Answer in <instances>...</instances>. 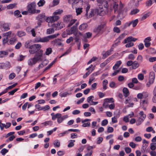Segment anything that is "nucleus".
Returning <instances> with one entry per match:
<instances>
[{"label": "nucleus", "mask_w": 156, "mask_h": 156, "mask_svg": "<svg viewBox=\"0 0 156 156\" xmlns=\"http://www.w3.org/2000/svg\"><path fill=\"white\" fill-rule=\"evenodd\" d=\"M25 56L22 55H20L19 57H17V60L18 61H21L24 59Z\"/></svg>", "instance_id": "obj_50"}, {"label": "nucleus", "mask_w": 156, "mask_h": 156, "mask_svg": "<svg viewBox=\"0 0 156 156\" xmlns=\"http://www.w3.org/2000/svg\"><path fill=\"white\" fill-rule=\"evenodd\" d=\"M146 5L147 6H149L152 4V1L151 0H149L146 2Z\"/></svg>", "instance_id": "obj_64"}, {"label": "nucleus", "mask_w": 156, "mask_h": 156, "mask_svg": "<svg viewBox=\"0 0 156 156\" xmlns=\"http://www.w3.org/2000/svg\"><path fill=\"white\" fill-rule=\"evenodd\" d=\"M42 124H44L45 126L48 125L51 126L52 124V122L51 121H48L43 122Z\"/></svg>", "instance_id": "obj_44"}, {"label": "nucleus", "mask_w": 156, "mask_h": 156, "mask_svg": "<svg viewBox=\"0 0 156 156\" xmlns=\"http://www.w3.org/2000/svg\"><path fill=\"white\" fill-rule=\"evenodd\" d=\"M119 115L115 116L112 118V122L113 123H115L117 122V118L119 117Z\"/></svg>", "instance_id": "obj_47"}, {"label": "nucleus", "mask_w": 156, "mask_h": 156, "mask_svg": "<svg viewBox=\"0 0 156 156\" xmlns=\"http://www.w3.org/2000/svg\"><path fill=\"white\" fill-rule=\"evenodd\" d=\"M51 43L54 45H58L59 46L63 45L61 42V40L58 38L55 39L52 41Z\"/></svg>", "instance_id": "obj_12"}, {"label": "nucleus", "mask_w": 156, "mask_h": 156, "mask_svg": "<svg viewBox=\"0 0 156 156\" xmlns=\"http://www.w3.org/2000/svg\"><path fill=\"white\" fill-rule=\"evenodd\" d=\"M42 55L43 51L40 50L38 53L36 54L34 57L31 59L32 62H30V64L31 65L34 64L39 61H41Z\"/></svg>", "instance_id": "obj_3"}, {"label": "nucleus", "mask_w": 156, "mask_h": 156, "mask_svg": "<svg viewBox=\"0 0 156 156\" xmlns=\"http://www.w3.org/2000/svg\"><path fill=\"white\" fill-rule=\"evenodd\" d=\"M17 41V40L15 36H14L13 35L12 37H11L9 40V44H14L16 41Z\"/></svg>", "instance_id": "obj_17"}, {"label": "nucleus", "mask_w": 156, "mask_h": 156, "mask_svg": "<svg viewBox=\"0 0 156 156\" xmlns=\"http://www.w3.org/2000/svg\"><path fill=\"white\" fill-rule=\"evenodd\" d=\"M108 63H109L108 60H106L100 64V67H103L105 66Z\"/></svg>", "instance_id": "obj_46"}, {"label": "nucleus", "mask_w": 156, "mask_h": 156, "mask_svg": "<svg viewBox=\"0 0 156 156\" xmlns=\"http://www.w3.org/2000/svg\"><path fill=\"white\" fill-rule=\"evenodd\" d=\"M53 27L56 28V30H59L63 28L64 26V24L62 23H53L51 25Z\"/></svg>", "instance_id": "obj_11"}, {"label": "nucleus", "mask_w": 156, "mask_h": 156, "mask_svg": "<svg viewBox=\"0 0 156 156\" xmlns=\"http://www.w3.org/2000/svg\"><path fill=\"white\" fill-rule=\"evenodd\" d=\"M121 63L122 62L120 60L117 61L115 65L113 67V69L114 70L117 69L119 67Z\"/></svg>", "instance_id": "obj_21"}, {"label": "nucleus", "mask_w": 156, "mask_h": 156, "mask_svg": "<svg viewBox=\"0 0 156 156\" xmlns=\"http://www.w3.org/2000/svg\"><path fill=\"white\" fill-rule=\"evenodd\" d=\"M125 150L126 153H129L131 151V149L128 147L125 148Z\"/></svg>", "instance_id": "obj_60"}, {"label": "nucleus", "mask_w": 156, "mask_h": 156, "mask_svg": "<svg viewBox=\"0 0 156 156\" xmlns=\"http://www.w3.org/2000/svg\"><path fill=\"white\" fill-rule=\"evenodd\" d=\"M14 35V34L11 31H9L3 33L2 36L3 38L2 42L3 43L6 44L8 42L9 39Z\"/></svg>", "instance_id": "obj_4"}, {"label": "nucleus", "mask_w": 156, "mask_h": 156, "mask_svg": "<svg viewBox=\"0 0 156 156\" xmlns=\"http://www.w3.org/2000/svg\"><path fill=\"white\" fill-rule=\"evenodd\" d=\"M105 102L103 104V105L104 106H105V108L108 106V102H114L113 99L112 98H106L104 100Z\"/></svg>", "instance_id": "obj_14"}, {"label": "nucleus", "mask_w": 156, "mask_h": 156, "mask_svg": "<svg viewBox=\"0 0 156 156\" xmlns=\"http://www.w3.org/2000/svg\"><path fill=\"white\" fill-rule=\"evenodd\" d=\"M54 32V30L53 28H49L47 29V33L48 34H51Z\"/></svg>", "instance_id": "obj_38"}, {"label": "nucleus", "mask_w": 156, "mask_h": 156, "mask_svg": "<svg viewBox=\"0 0 156 156\" xmlns=\"http://www.w3.org/2000/svg\"><path fill=\"white\" fill-rule=\"evenodd\" d=\"M139 11L140 10L139 9H135L132 10L130 14L132 15H135L138 13Z\"/></svg>", "instance_id": "obj_35"}, {"label": "nucleus", "mask_w": 156, "mask_h": 156, "mask_svg": "<svg viewBox=\"0 0 156 156\" xmlns=\"http://www.w3.org/2000/svg\"><path fill=\"white\" fill-rule=\"evenodd\" d=\"M75 142L74 140H70L69 141V143L68 145V147H71L74 145V142Z\"/></svg>", "instance_id": "obj_37"}, {"label": "nucleus", "mask_w": 156, "mask_h": 156, "mask_svg": "<svg viewBox=\"0 0 156 156\" xmlns=\"http://www.w3.org/2000/svg\"><path fill=\"white\" fill-rule=\"evenodd\" d=\"M38 26H36L35 27V28L32 29L31 30V32L32 35L34 37H35L36 35V34L35 33V30L37 28Z\"/></svg>", "instance_id": "obj_39"}, {"label": "nucleus", "mask_w": 156, "mask_h": 156, "mask_svg": "<svg viewBox=\"0 0 156 156\" xmlns=\"http://www.w3.org/2000/svg\"><path fill=\"white\" fill-rule=\"evenodd\" d=\"M63 12V10H62L58 9L56 10L53 13V15L57 16L58 14H59Z\"/></svg>", "instance_id": "obj_41"}, {"label": "nucleus", "mask_w": 156, "mask_h": 156, "mask_svg": "<svg viewBox=\"0 0 156 156\" xmlns=\"http://www.w3.org/2000/svg\"><path fill=\"white\" fill-rule=\"evenodd\" d=\"M108 123V121L106 119H105L103 120L101 122V125L102 126H105Z\"/></svg>", "instance_id": "obj_59"}, {"label": "nucleus", "mask_w": 156, "mask_h": 156, "mask_svg": "<svg viewBox=\"0 0 156 156\" xmlns=\"http://www.w3.org/2000/svg\"><path fill=\"white\" fill-rule=\"evenodd\" d=\"M79 24V22H77L76 23V24L71 28L70 29V32L71 34L74 33L75 32L76 29L77 27Z\"/></svg>", "instance_id": "obj_19"}, {"label": "nucleus", "mask_w": 156, "mask_h": 156, "mask_svg": "<svg viewBox=\"0 0 156 156\" xmlns=\"http://www.w3.org/2000/svg\"><path fill=\"white\" fill-rule=\"evenodd\" d=\"M76 10V13L77 15L80 14L82 12V8L80 7L74 8Z\"/></svg>", "instance_id": "obj_30"}, {"label": "nucleus", "mask_w": 156, "mask_h": 156, "mask_svg": "<svg viewBox=\"0 0 156 156\" xmlns=\"http://www.w3.org/2000/svg\"><path fill=\"white\" fill-rule=\"evenodd\" d=\"M11 24L8 23L0 22V29L2 31H7L10 30Z\"/></svg>", "instance_id": "obj_7"}, {"label": "nucleus", "mask_w": 156, "mask_h": 156, "mask_svg": "<svg viewBox=\"0 0 156 156\" xmlns=\"http://www.w3.org/2000/svg\"><path fill=\"white\" fill-rule=\"evenodd\" d=\"M151 149L153 150H154L156 148V143H152L151 144Z\"/></svg>", "instance_id": "obj_42"}, {"label": "nucleus", "mask_w": 156, "mask_h": 156, "mask_svg": "<svg viewBox=\"0 0 156 156\" xmlns=\"http://www.w3.org/2000/svg\"><path fill=\"white\" fill-rule=\"evenodd\" d=\"M71 51V49L69 48L66 52L64 53L63 54H62L60 58H61L62 57L66 55L67 54H68Z\"/></svg>", "instance_id": "obj_51"}, {"label": "nucleus", "mask_w": 156, "mask_h": 156, "mask_svg": "<svg viewBox=\"0 0 156 156\" xmlns=\"http://www.w3.org/2000/svg\"><path fill=\"white\" fill-rule=\"evenodd\" d=\"M14 16H17L18 17H22V15L20 14V12L19 10H16L14 12Z\"/></svg>", "instance_id": "obj_32"}, {"label": "nucleus", "mask_w": 156, "mask_h": 156, "mask_svg": "<svg viewBox=\"0 0 156 156\" xmlns=\"http://www.w3.org/2000/svg\"><path fill=\"white\" fill-rule=\"evenodd\" d=\"M45 3L44 0H40L37 3V5L39 7L43 6Z\"/></svg>", "instance_id": "obj_45"}, {"label": "nucleus", "mask_w": 156, "mask_h": 156, "mask_svg": "<svg viewBox=\"0 0 156 156\" xmlns=\"http://www.w3.org/2000/svg\"><path fill=\"white\" fill-rule=\"evenodd\" d=\"M151 40V38L150 37H147L144 40V42L146 47L148 48L150 46L151 43L150 41Z\"/></svg>", "instance_id": "obj_13"}, {"label": "nucleus", "mask_w": 156, "mask_h": 156, "mask_svg": "<svg viewBox=\"0 0 156 156\" xmlns=\"http://www.w3.org/2000/svg\"><path fill=\"white\" fill-rule=\"evenodd\" d=\"M58 35V34H55L49 35L43 38L38 37L35 38V41L36 42H48L50 40H51L57 37Z\"/></svg>", "instance_id": "obj_1"}, {"label": "nucleus", "mask_w": 156, "mask_h": 156, "mask_svg": "<svg viewBox=\"0 0 156 156\" xmlns=\"http://www.w3.org/2000/svg\"><path fill=\"white\" fill-rule=\"evenodd\" d=\"M113 30L114 32L117 33H119L120 32V30L117 27H115L114 28Z\"/></svg>", "instance_id": "obj_53"}, {"label": "nucleus", "mask_w": 156, "mask_h": 156, "mask_svg": "<svg viewBox=\"0 0 156 156\" xmlns=\"http://www.w3.org/2000/svg\"><path fill=\"white\" fill-rule=\"evenodd\" d=\"M82 34L80 32H78L74 34V36H75V39L76 41H78L79 39V36L81 35Z\"/></svg>", "instance_id": "obj_36"}, {"label": "nucleus", "mask_w": 156, "mask_h": 156, "mask_svg": "<svg viewBox=\"0 0 156 156\" xmlns=\"http://www.w3.org/2000/svg\"><path fill=\"white\" fill-rule=\"evenodd\" d=\"M52 49L51 48H48L46 49L45 54L47 55H48L52 52Z\"/></svg>", "instance_id": "obj_43"}, {"label": "nucleus", "mask_w": 156, "mask_h": 156, "mask_svg": "<svg viewBox=\"0 0 156 156\" xmlns=\"http://www.w3.org/2000/svg\"><path fill=\"white\" fill-rule=\"evenodd\" d=\"M128 58L129 59L133 60L135 58V57L133 54H131L128 55Z\"/></svg>", "instance_id": "obj_63"}, {"label": "nucleus", "mask_w": 156, "mask_h": 156, "mask_svg": "<svg viewBox=\"0 0 156 156\" xmlns=\"http://www.w3.org/2000/svg\"><path fill=\"white\" fill-rule=\"evenodd\" d=\"M41 12L40 10H37L35 8H30V13L32 14H37Z\"/></svg>", "instance_id": "obj_20"}, {"label": "nucleus", "mask_w": 156, "mask_h": 156, "mask_svg": "<svg viewBox=\"0 0 156 156\" xmlns=\"http://www.w3.org/2000/svg\"><path fill=\"white\" fill-rule=\"evenodd\" d=\"M8 150L5 148H3L2 150L1 151V153L3 155H4L6 153L8 152Z\"/></svg>", "instance_id": "obj_52"}, {"label": "nucleus", "mask_w": 156, "mask_h": 156, "mask_svg": "<svg viewBox=\"0 0 156 156\" xmlns=\"http://www.w3.org/2000/svg\"><path fill=\"white\" fill-rule=\"evenodd\" d=\"M18 90V88H16L14 90L9 92L8 93L9 95H13Z\"/></svg>", "instance_id": "obj_54"}, {"label": "nucleus", "mask_w": 156, "mask_h": 156, "mask_svg": "<svg viewBox=\"0 0 156 156\" xmlns=\"http://www.w3.org/2000/svg\"><path fill=\"white\" fill-rule=\"evenodd\" d=\"M106 28V25L104 23L98 25L94 30V32L99 35L102 34L105 31Z\"/></svg>", "instance_id": "obj_2"}, {"label": "nucleus", "mask_w": 156, "mask_h": 156, "mask_svg": "<svg viewBox=\"0 0 156 156\" xmlns=\"http://www.w3.org/2000/svg\"><path fill=\"white\" fill-rule=\"evenodd\" d=\"M109 4H111V7H112L114 9L115 12L116 11H118L119 14L121 13L120 11L118 10V2L116 0H107Z\"/></svg>", "instance_id": "obj_6"}, {"label": "nucleus", "mask_w": 156, "mask_h": 156, "mask_svg": "<svg viewBox=\"0 0 156 156\" xmlns=\"http://www.w3.org/2000/svg\"><path fill=\"white\" fill-rule=\"evenodd\" d=\"M139 114L140 115V117L139 118H141V119H143V120H144L146 118V115L144 114V112L142 111H140L139 113Z\"/></svg>", "instance_id": "obj_26"}, {"label": "nucleus", "mask_w": 156, "mask_h": 156, "mask_svg": "<svg viewBox=\"0 0 156 156\" xmlns=\"http://www.w3.org/2000/svg\"><path fill=\"white\" fill-rule=\"evenodd\" d=\"M125 33H123L121 34L118 37V39L119 40V41L118 42H120V41L123 39L125 37Z\"/></svg>", "instance_id": "obj_61"}, {"label": "nucleus", "mask_w": 156, "mask_h": 156, "mask_svg": "<svg viewBox=\"0 0 156 156\" xmlns=\"http://www.w3.org/2000/svg\"><path fill=\"white\" fill-rule=\"evenodd\" d=\"M73 18L71 15H67L64 16L63 19L64 21L69 23Z\"/></svg>", "instance_id": "obj_18"}, {"label": "nucleus", "mask_w": 156, "mask_h": 156, "mask_svg": "<svg viewBox=\"0 0 156 156\" xmlns=\"http://www.w3.org/2000/svg\"><path fill=\"white\" fill-rule=\"evenodd\" d=\"M127 44L125 45V46L126 48H129L133 46L134 45V44L133 43H132L131 42H129Z\"/></svg>", "instance_id": "obj_58"}, {"label": "nucleus", "mask_w": 156, "mask_h": 156, "mask_svg": "<svg viewBox=\"0 0 156 156\" xmlns=\"http://www.w3.org/2000/svg\"><path fill=\"white\" fill-rule=\"evenodd\" d=\"M138 78L140 80H143L144 78V76L142 73L139 74L138 75Z\"/></svg>", "instance_id": "obj_55"}, {"label": "nucleus", "mask_w": 156, "mask_h": 156, "mask_svg": "<svg viewBox=\"0 0 156 156\" xmlns=\"http://www.w3.org/2000/svg\"><path fill=\"white\" fill-rule=\"evenodd\" d=\"M15 76L16 75L14 73H12L9 75V78L10 80H12L15 77Z\"/></svg>", "instance_id": "obj_56"}, {"label": "nucleus", "mask_w": 156, "mask_h": 156, "mask_svg": "<svg viewBox=\"0 0 156 156\" xmlns=\"http://www.w3.org/2000/svg\"><path fill=\"white\" fill-rule=\"evenodd\" d=\"M148 104V102L146 100H143L142 101L140 102V107H146Z\"/></svg>", "instance_id": "obj_25"}, {"label": "nucleus", "mask_w": 156, "mask_h": 156, "mask_svg": "<svg viewBox=\"0 0 156 156\" xmlns=\"http://www.w3.org/2000/svg\"><path fill=\"white\" fill-rule=\"evenodd\" d=\"M143 121V119L139 118L136 122V125L138 126L140 125Z\"/></svg>", "instance_id": "obj_57"}, {"label": "nucleus", "mask_w": 156, "mask_h": 156, "mask_svg": "<svg viewBox=\"0 0 156 156\" xmlns=\"http://www.w3.org/2000/svg\"><path fill=\"white\" fill-rule=\"evenodd\" d=\"M54 144L55 147H59L60 145V142H59L58 140H56L55 141Z\"/></svg>", "instance_id": "obj_49"}, {"label": "nucleus", "mask_w": 156, "mask_h": 156, "mask_svg": "<svg viewBox=\"0 0 156 156\" xmlns=\"http://www.w3.org/2000/svg\"><path fill=\"white\" fill-rule=\"evenodd\" d=\"M45 13H41L39 14L36 17V19L38 21L44 22L46 20Z\"/></svg>", "instance_id": "obj_10"}, {"label": "nucleus", "mask_w": 156, "mask_h": 156, "mask_svg": "<svg viewBox=\"0 0 156 156\" xmlns=\"http://www.w3.org/2000/svg\"><path fill=\"white\" fill-rule=\"evenodd\" d=\"M68 94V93L67 92L61 93L59 94L60 96L61 97H66Z\"/></svg>", "instance_id": "obj_48"}, {"label": "nucleus", "mask_w": 156, "mask_h": 156, "mask_svg": "<svg viewBox=\"0 0 156 156\" xmlns=\"http://www.w3.org/2000/svg\"><path fill=\"white\" fill-rule=\"evenodd\" d=\"M41 48V45L40 44H34L30 46V53L34 54L38 51Z\"/></svg>", "instance_id": "obj_8"}, {"label": "nucleus", "mask_w": 156, "mask_h": 156, "mask_svg": "<svg viewBox=\"0 0 156 156\" xmlns=\"http://www.w3.org/2000/svg\"><path fill=\"white\" fill-rule=\"evenodd\" d=\"M123 93L124 96L125 97H127L129 95V93L128 89L126 87H124L123 88Z\"/></svg>", "instance_id": "obj_22"}, {"label": "nucleus", "mask_w": 156, "mask_h": 156, "mask_svg": "<svg viewBox=\"0 0 156 156\" xmlns=\"http://www.w3.org/2000/svg\"><path fill=\"white\" fill-rule=\"evenodd\" d=\"M68 2L72 4V7L73 9L81 6L83 4L82 0H69Z\"/></svg>", "instance_id": "obj_5"}, {"label": "nucleus", "mask_w": 156, "mask_h": 156, "mask_svg": "<svg viewBox=\"0 0 156 156\" xmlns=\"http://www.w3.org/2000/svg\"><path fill=\"white\" fill-rule=\"evenodd\" d=\"M8 55V52L7 51H0V58H3Z\"/></svg>", "instance_id": "obj_23"}, {"label": "nucleus", "mask_w": 156, "mask_h": 156, "mask_svg": "<svg viewBox=\"0 0 156 156\" xmlns=\"http://www.w3.org/2000/svg\"><path fill=\"white\" fill-rule=\"evenodd\" d=\"M87 27V23H83L79 26V29L81 30H83L86 29Z\"/></svg>", "instance_id": "obj_24"}, {"label": "nucleus", "mask_w": 156, "mask_h": 156, "mask_svg": "<svg viewBox=\"0 0 156 156\" xmlns=\"http://www.w3.org/2000/svg\"><path fill=\"white\" fill-rule=\"evenodd\" d=\"M17 35L19 37H21L25 35V32L22 31H19L17 33Z\"/></svg>", "instance_id": "obj_40"}, {"label": "nucleus", "mask_w": 156, "mask_h": 156, "mask_svg": "<svg viewBox=\"0 0 156 156\" xmlns=\"http://www.w3.org/2000/svg\"><path fill=\"white\" fill-rule=\"evenodd\" d=\"M59 17L58 16L53 15L52 17H48L46 18V21L48 23V25L49 26H51V25L54 23H53L57 20Z\"/></svg>", "instance_id": "obj_9"}, {"label": "nucleus", "mask_w": 156, "mask_h": 156, "mask_svg": "<svg viewBox=\"0 0 156 156\" xmlns=\"http://www.w3.org/2000/svg\"><path fill=\"white\" fill-rule=\"evenodd\" d=\"M94 68H93L92 69L89 70H88L83 76V78H86L94 70Z\"/></svg>", "instance_id": "obj_34"}, {"label": "nucleus", "mask_w": 156, "mask_h": 156, "mask_svg": "<svg viewBox=\"0 0 156 156\" xmlns=\"http://www.w3.org/2000/svg\"><path fill=\"white\" fill-rule=\"evenodd\" d=\"M106 11H105L104 10H103V9L99 8L97 9L98 14V15L100 16H103L106 14L107 12V9H105Z\"/></svg>", "instance_id": "obj_15"}, {"label": "nucleus", "mask_w": 156, "mask_h": 156, "mask_svg": "<svg viewBox=\"0 0 156 156\" xmlns=\"http://www.w3.org/2000/svg\"><path fill=\"white\" fill-rule=\"evenodd\" d=\"M133 63L132 66V67L133 69H135L139 67V64L136 61L133 62Z\"/></svg>", "instance_id": "obj_28"}, {"label": "nucleus", "mask_w": 156, "mask_h": 156, "mask_svg": "<svg viewBox=\"0 0 156 156\" xmlns=\"http://www.w3.org/2000/svg\"><path fill=\"white\" fill-rule=\"evenodd\" d=\"M138 22V20L137 19H136L134 20L130 21L131 24H132L133 27H135L136 26Z\"/></svg>", "instance_id": "obj_31"}, {"label": "nucleus", "mask_w": 156, "mask_h": 156, "mask_svg": "<svg viewBox=\"0 0 156 156\" xmlns=\"http://www.w3.org/2000/svg\"><path fill=\"white\" fill-rule=\"evenodd\" d=\"M132 38L133 37H129L126 38L125 40H124L123 41V43L126 44L127 42H129L132 41Z\"/></svg>", "instance_id": "obj_29"}, {"label": "nucleus", "mask_w": 156, "mask_h": 156, "mask_svg": "<svg viewBox=\"0 0 156 156\" xmlns=\"http://www.w3.org/2000/svg\"><path fill=\"white\" fill-rule=\"evenodd\" d=\"M77 21L76 19H74L73 18L69 22V23L68 25V27H70L73 25Z\"/></svg>", "instance_id": "obj_33"}, {"label": "nucleus", "mask_w": 156, "mask_h": 156, "mask_svg": "<svg viewBox=\"0 0 156 156\" xmlns=\"http://www.w3.org/2000/svg\"><path fill=\"white\" fill-rule=\"evenodd\" d=\"M108 81L107 80H104L102 82L103 89L105 90L107 88V85L108 84Z\"/></svg>", "instance_id": "obj_27"}, {"label": "nucleus", "mask_w": 156, "mask_h": 156, "mask_svg": "<svg viewBox=\"0 0 156 156\" xmlns=\"http://www.w3.org/2000/svg\"><path fill=\"white\" fill-rule=\"evenodd\" d=\"M98 13L97 9H91L89 16L90 17L98 15Z\"/></svg>", "instance_id": "obj_16"}, {"label": "nucleus", "mask_w": 156, "mask_h": 156, "mask_svg": "<svg viewBox=\"0 0 156 156\" xmlns=\"http://www.w3.org/2000/svg\"><path fill=\"white\" fill-rule=\"evenodd\" d=\"M16 5V4L15 3L9 4L7 6V8L9 9H12Z\"/></svg>", "instance_id": "obj_62"}]
</instances>
